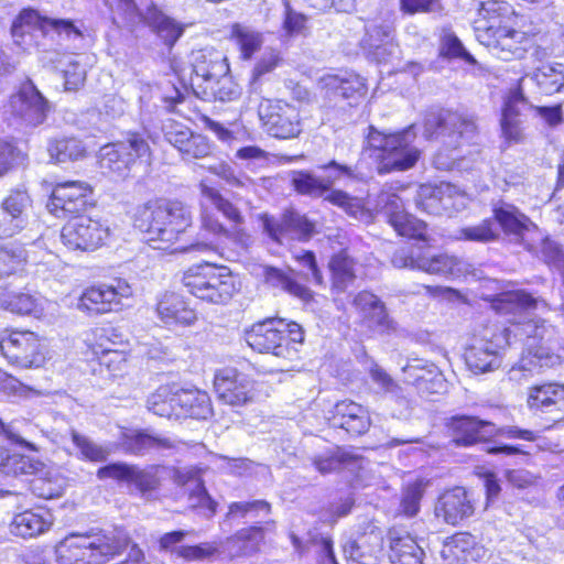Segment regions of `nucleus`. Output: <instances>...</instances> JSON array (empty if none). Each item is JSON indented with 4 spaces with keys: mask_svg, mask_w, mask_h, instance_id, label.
<instances>
[{
    "mask_svg": "<svg viewBox=\"0 0 564 564\" xmlns=\"http://www.w3.org/2000/svg\"><path fill=\"white\" fill-rule=\"evenodd\" d=\"M132 227L155 250L166 254H184L215 250L212 242L193 241L192 208L178 198L152 197L135 206Z\"/></svg>",
    "mask_w": 564,
    "mask_h": 564,
    "instance_id": "1",
    "label": "nucleus"
},
{
    "mask_svg": "<svg viewBox=\"0 0 564 564\" xmlns=\"http://www.w3.org/2000/svg\"><path fill=\"white\" fill-rule=\"evenodd\" d=\"M475 37L499 59L522 61L535 46L539 30L525 14L503 0H487L478 6Z\"/></svg>",
    "mask_w": 564,
    "mask_h": 564,
    "instance_id": "2",
    "label": "nucleus"
},
{
    "mask_svg": "<svg viewBox=\"0 0 564 564\" xmlns=\"http://www.w3.org/2000/svg\"><path fill=\"white\" fill-rule=\"evenodd\" d=\"M386 220L397 236L413 243L411 248H401L393 252L391 262L398 269L422 271L427 274H452L456 260L445 253L426 257L425 251L433 247L430 226L423 219L406 212L395 200L386 205Z\"/></svg>",
    "mask_w": 564,
    "mask_h": 564,
    "instance_id": "3",
    "label": "nucleus"
},
{
    "mask_svg": "<svg viewBox=\"0 0 564 564\" xmlns=\"http://www.w3.org/2000/svg\"><path fill=\"white\" fill-rule=\"evenodd\" d=\"M243 339L253 352L293 362L301 359L305 329L294 319L267 316L246 327Z\"/></svg>",
    "mask_w": 564,
    "mask_h": 564,
    "instance_id": "4",
    "label": "nucleus"
},
{
    "mask_svg": "<svg viewBox=\"0 0 564 564\" xmlns=\"http://www.w3.org/2000/svg\"><path fill=\"white\" fill-rule=\"evenodd\" d=\"M181 283L192 296L209 305H227L241 286L237 274L228 265L207 260L183 270Z\"/></svg>",
    "mask_w": 564,
    "mask_h": 564,
    "instance_id": "5",
    "label": "nucleus"
},
{
    "mask_svg": "<svg viewBox=\"0 0 564 564\" xmlns=\"http://www.w3.org/2000/svg\"><path fill=\"white\" fill-rule=\"evenodd\" d=\"M85 356L112 379L123 378L132 367V345L117 327L93 329L85 340Z\"/></svg>",
    "mask_w": 564,
    "mask_h": 564,
    "instance_id": "6",
    "label": "nucleus"
},
{
    "mask_svg": "<svg viewBox=\"0 0 564 564\" xmlns=\"http://www.w3.org/2000/svg\"><path fill=\"white\" fill-rule=\"evenodd\" d=\"M495 429V422L468 413L453 414L444 422L445 435L455 448L487 445L486 453L489 455L530 456V453L520 445H491Z\"/></svg>",
    "mask_w": 564,
    "mask_h": 564,
    "instance_id": "7",
    "label": "nucleus"
},
{
    "mask_svg": "<svg viewBox=\"0 0 564 564\" xmlns=\"http://www.w3.org/2000/svg\"><path fill=\"white\" fill-rule=\"evenodd\" d=\"M198 187L202 196L212 203V206L200 204L198 217L200 231L216 239L241 238L245 217L239 207L205 182H200Z\"/></svg>",
    "mask_w": 564,
    "mask_h": 564,
    "instance_id": "8",
    "label": "nucleus"
},
{
    "mask_svg": "<svg viewBox=\"0 0 564 564\" xmlns=\"http://www.w3.org/2000/svg\"><path fill=\"white\" fill-rule=\"evenodd\" d=\"M0 354L9 365L20 369L44 368L52 359L48 338L29 328L1 329Z\"/></svg>",
    "mask_w": 564,
    "mask_h": 564,
    "instance_id": "9",
    "label": "nucleus"
},
{
    "mask_svg": "<svg viewBox=\"0 0 564 564\" xmlns=\"http://www.w3.org/2000/svg\"><path fill=\"white\" fill-rule=\"evenodd\" d=\"M152 150L139 131H128L124 141L104 144L99 150L98 164L109 177L127 180L135 167L150 165Z\"/></svg>",
    "mask_w": 564,
    "mask_h": 564,
    "instance_id": "10",
    "label": "nucleus"
},
{
    "mask_svg": "<svg viewBox=\"0 0 564 564\" xmlns=\"http://www.w3.org/2000/svg\"><path fill=\"white\" fill-rule=\"evenodd\" d=\"M367 139L381 175L410 170L421 156L420 150L408 140L405 130L384 132L370 126Z\"/></svg>",
    "mask_w": 564,
    "mask_h": 564,
    "instance_id": "11",
    "label": "nucleus"
},
{
    "mask_svg": "<svg viewBox=\"0 0 564 564\" xmlns=\"http://www.w3.org/2000/svg\"><path fill=\"white\" fill-rule=\"evenodd\" d=\"M133 297V288L121 276H111L85 286L77 308L88 316H101L123 311Z\"/></svg>",
    "mask_w": 564,
    "mask_h": 564,
    "instance_id": "12",
    "label": "nucleus"
},
{
    "mask_svg": "<svg viewBox=\"0 0 564 564\" xmlns=\"http://www.w3.org/2000/svg\"><path fill=\"white\" fill-rule=\"evenodd\" d=\"M113 546L102 530L73 532L55 546L57 564H106Z\"/></svg>",
    "mask_w": 564,
    "mask_h": 564,
    "instance_id": "13",
    "label": "nucleus"
},
{
    "mask_svg": "<svg viewBox=\"0 0 564 564\" xmlns=\"http://www.w3.org/2000/svg\"><path fill=\"white\" fill-rule=\"evenodd\" d=\"M257 113L261 128L275 139H294L302 133L300 109L285 99L263 97Z\"/></svg>",
    "mask_w": 564,
    "mask_h": 564,
    "instance_id": "14",
    "label": "nucleus"
},
{
    "mask_svg": "<svg viewBox=\"0 0 564 564\" xmlns=\"http://www.w3.org/2000/svg\"><path fill=\"white\" fill-rule=\"evenodd\" d=\"M109 237V227L97 216L77 214L61 229V241L70 251H96L107 245Z\"/></svg>",
    "mask_w": 564,
    "mask_h": 564,
    "instance_id": "15",
    "label": "nucleus"
},
{
    "mask_svg": "<svg viewBox=\"0 0 564 564\" xmlns=\"http://www.w3.org/2000/svg\"><path fill=\"white\" fill-rule=\"evenodd\" d=\"M94 186L82 180L54 182L47 198V209L58 218L75 216L96 206Z\"/></svg>",
    "mask_w": 564,
    "mask_h": 564,
    "instance_id": "16",
    "label": "nucleus"
},
{
    "mask_svg": "<svg viewBox=\"0 0 564 564\" xmlns=\"http://www.w3.org/2000/svg\"><path fill=\"white\" fill-rule=\"evenodd\" d=\"M217 400L231 408L245 406L256 398V380L243 367H223L213 378Z\"/></svg>",
    "mask_w": 564,
    "mask_h": 564,
    "instance_id": "17",
    "label": "nucleus"
},
{
    "mask_svg": "<svg viewBox=\"0 0 564 564\" xmlns=\"http://www.w3.org/2000/svg\"><path fill=\"white\" fill-rule=\"evenodd\" d=\"M192 67L194 77L206 84L204 94L221 100L228 99V90L219 87L220 82L230 74V64L223 52L214 47L200 48L194 53Z\"/></svg>",
    "mask_w": 564,
    "mask_h": 564,
    "instance_id": "18",
    "label": "nucleus"
},
{
    "mask_svg": "<svg viewBox=\"0 0 564 564\" xmlns=\"http://www.w3.org/2000/svg\"><path fill=\"white\" fill-rule=\"evenodd\" d=\"M478 502L474 491L464 486H454L437 496L434 516L444 524L458 527L475 517Z\"/></svg>",
    "mask_w": 564,
    "mask_h": 564,
    "instance_id": "19",
    "label": "nucleus"
},
{
    "mask_svg": "<svg viewBox=\"0 0 564 564\" xmlns=\"http://www.w3.org/2000/svg\"><path fill=\"white\" fill-rule=\"evenodd\" d=\"M155 314L166 328L189 327L198 321V312L192 300L176 291H165L158 299Z\"/></svg>",
    "mask_w": 564,
    "mask_h": 564,
    "instance_id": "20",
    "label": "nucleus"
},
{
    "mask_svg": "<svg viewBox=\"0 0 564 564\" xmlns=\"http://www.w3.org/2000/svg\"><path fill=\"white\" fill-rule=\"evenodd\" d=\"M327 421L332 429L341 430L351 438L368 433L372 424L369 410L350 399L337 401L332 408Z\"/></svg>",
    "mask_w": 564,
    "mask_h": 564,
    "instance_id": "21",
    "label": "nucleus"
},
{
    "mask_svg": "<svg viewBox=\"0 0 564 564\" xmlns=\"http://www.w3.org/2000/svg\"><path fill=\"white\" fill-rule=\"evenodd\" d=\"M529 105L523 89V77L516 80L512 88L503 97L501 105L500 129L503 139L509 143L522 140L521 106Z\"/></svg>",
    "mask_w": 564,
    "mask_h": 564,
    "instance_id": "22",
    "label": "nucleus"
},
{
    "mask_svg": "<svg viewBox=\"0 0 564 564\" xmlns=\"http://www.w3.org/2000/svg\"><path fill=\"white\" fill-rule=\"evenodd\" d=\"M319 88L327 96H339L349 107L359 106L368 95L366 78L357 73L325 74L318 79Z\"/></svg>",
    "mask_w": 564,
    "mask_h": 564,
    "instance_id": "23",
    "label": "nucleus"
},
{
    "mask_svg": "<svg viewBox=\"0 0 564 564\" xmlns=\"http://www.w3.org/2000/svg\"><path fill=\"white\" fill-rule=\"evenodd\" d=\"M383 543L390 564H424L425 552L409 531L390 527Z\"/></svg>",
    "mask_w": 564,
    "mask_h": 564,
    "instance_id": "24",
    "label": "nucleus"
},
{
    "mask_svg": "<svg viewBox=\"0 0 564 564\" xmlns=\"http://www.w3.org/2000/svg\"><path fill=\"white\" fill-rule=\"evenodd\" d=\"M442 555L448 564H476L486 557L487 549L480 538L459 531L445 540Z\"/></svg>",
    "mask_w": 564,
    "mask_h": 564,
    "instance_id": "25",
    "label": "nucleus"
},
{
    "mask_svg": "<svg viewBox=\"0 0 564 564\" xmlns=\"http://www.w3.org/2000/svg\"><path fill=\"white\" fill-rule=\"evenodd\" d=\"M54 524L52 509L36 505L13 514L9 529L15 538L29 540L45 534Z\"/></svg>",
    "mask_w": 564,
    "mask_h": 564,
    "instance_id": "26",
    "label": "nucleus"
},
{
    "mask_svg": "<svg viewBox=\"0 0 564 564\" xmlns=\"http://www.w3.org/2000/svg\"><path fill=\"white\" fill-rule=\"evenodd\" d=\"M527 409L534 414H551L564 409V383L547 380L532 383L525 391Z\"/></svg>",
    "mask_w": 564,
    "mask_h": 564,
    "instance_id": "27",
    "label": "nucleus"
},
{
    "mask_svg": "<svg viewBox=\"0 0 564 564\" xmlns=\"http://www.w3.org/2000/svg\"><path fill=\"white\" fill-rule=\"evenodd\" d=\"M359 261L348 247L333 252L327 262L329 285L333 293L340 294L354 285L357 279Z\"/></svg>",
    "mask_w": 564,
    "mask_h": 564,
    "instance_id": "28",
    "label": "nucleus"
},
{
    "mask_svg": "<svg viewBox=\"0 0 564 564\" xmlns=\"http://www.w3.org/2000/svg\"><path fill=\"white\" fill-rule=\"evenodd\" d=\"M169 142L183 159H206L214 154L215 143L205 134L178 127L167 132Z\"/></svg>",
    "mask_w": 564,
    "mask_h": 564,
    "instance_id": "29",
    "label": "nucleus"
},
{
    "mask_svg": "<svg viewBox=\"0 0 564 564\" xmlns=\"http://www.w3.org/2000/svg\"><path fill=\"white\" fill-rule=\"evenodd\" d=\"M177 419L207 420L214 414V406L207 391L180 387Z\"/></svg>",
    "mask_w": 564,
    "mask_h": 564,
    "instance_id": "30",
    "label": "nucleus"
},
{
    "mask_svg": "<svg viewBox=\"0 0 564 564\" xmlns=\"http://www.w3.org/2000/svg\"><path fill=\"white\" fill-rule=\"evenodd\" d=\"M539 303L546 305L544 300L534 297L523 289L502 291L489 299L490 307L500 315L516 314L519 311H534Z\"/></svg>",
    "mask_w": 564,
    "mask_h": 564,
    "instance_id": "31",
    "label": "nucleus"
},
{
    "mask_svg": "<svg viewBox=\"0 0 564 564\" xmlns=\"http://www.w3.org/2000/svg\"><path fill=\"white\" fill-rule=\"evenodd\" d=\"M275 521L268 520L262 524H252L239 529L227 538L239 556H250L260 552L261 545L265 542V532L274 531Z\"/></svg>",
    "mask_w": 564,
    "mask_h": 564,
    "instance_id": "32",
    "label": "nucleus"
},
{
    "mask_svg": "<svg viewBox=\"0 0 564 564\" xmlns=\"http://www.w3.org/2000/svg\"><path fill=\"white\" fill-rule=\"evenodd\" d=\"M0 308L19 317H40L43 314L40 299L28 289L17 292L4 289L0 293Z\"/></svg>",
    "mask_w": 564,
    "mask_h": 564,
    "instance_id": "33",
    "label": "nucleus"
},
{
    "mask_svg": "<svg viewBox=\"0 0 564 564\" xmlns=\"http://www.w3.org/2000/svg\"><path fill=\"white\" fill-rule=\"evenodd\" d=\"M46 152L50 162L54 164L76 162L88 156L86 144L80 138L75 135H62L50 139Z\"/></svg>",
    "mask_w": 564,
    "mask_h": 564,
    "instance_id": "34",
    "label": "nucleus"
},
{
    "mask_svg": "<svg viewBox=\"0 0 564 564\" xmlns=\"http://www.w3.org/2000/svg\"><path fill=\"white\" fill-rule=\"evenodd\" d=\"M227 39L236 45L241 61L252 59L263 45L262 33L240 22L229 25Z\"/></svg>",
    "mask_w": 564,
    "mask_h": 564,
    "instance_id": "35",
    "label": "nucleus"
},
{
    "mask_svg": "<svg viewBox=\"0 0 564 564\" xmlns=\"http://www.w3.org/2000/svg\"><path fill=\"white\" fill-rule=\"evenodd\" d=\"M180 386L176 382L160 384L147 400V408L155 415L177 419Z\"/></svg>",
    "mask_w": 564,
    "mask_h": 564,
    "instance_id": "36",
    "label": "nucleus"
},
{
    "mask_svg": "<svg viewBox=\"0 0 564 564\" xmlns=\"http://www.w3.org/2000/svg\"><path fill=\"white\" fill-rule=\"evenodd\" d=\"M121 445L127 454L134 456L144 455L152 451L174 448V443L170 438L152 435L145 430L123 434Z\"/></svg>",
    "mask_w": 564,
    "mask_h": 564,
    "instance_id": "37",
    "label": "nucleus"
},
{
    "mask_svg": "<svg viewBox=\"0 0 564 564\" xmlns=\"http://www.w3.org/2000/svg\"><path fill=\"white\" fill-rule=\"evenodd\" d=\"M148 25L169 51L175 46L185 32V24L158 9L148 13Z\"/></svg>",
    "mask_w": 564,
    "mask_h": 564,
    "instance_id": "38",
    "label": "nucleus"
},
{
    "mask_svg": "<svg viewBox=\"0 0 564 564\" xmlns=\"http://www.w3.org/2000/svg\"><path fill=\"white\" fill-rule=\"evenodd\" d=\"M494 224H498L507 236H523L533 225L531 219L512 204H502L492 208Z\"/></svg>",
    "mask_w": 564,
    "mask_h": 564,
    "instance_id": "39",
    "label": "nucleus"
},
{
    "mask_svg": "<svg viewBox=\"0 0 564 564\" xmlns=\"http://www.w3.org/2000/svg\"><path fill=\"white\" fill-rule=\"evenodd\" d=\"M442 126H444V135L451 139L455 148L470 144L478 133L474 118L458 113H448L438 121V127Z\"/></svg>",
    "mask_w": 564,
    "mask_h": 564,
    "instance_id": "40",
    "label": "nucleus"
},
{
    "mask_svg": "<svg viewBox=\"0 0 564 564\" xmlns=\"http://www.w3.org/2000/svg\"><path fill=\"white\" fill-rule=\"evenodd\" d=\"M17 99L21 105L18 115L31 124L42 123L47 115L48 104L41 93L33 86L22 87Z\"/></svg>",
    "mask_w": 564,
    "mask_h": 564,
    "instance_id": "41",
    "label": "nucleus"
},
{
    "mask_svg": "<svg viewBox=\"0 0 564 564\" xmlns=\"http://www.w3.org/2000/svg\"><path fill=\"white\" fill-rule=\"evenodd\" d=\"M335 181L336 177H321L307 170H297L292 173L291 186L299 195L316 198L326 196Z\"/></svg>",
    "mask_w": 564,
    "mask_h": 564,
    "instance_id": "42",
    "label": "nucleus"
},
{
    "mask_svg": "<svg viewBox=\"0 0 564 564\" xmlns=\"http://www.w3.org/2000/svg\"><path fill=\"white\" fill-rule=\"evenodd\" d=\"M352 304L361 313V322L369 327L388 325L387 307L373 293L368 291L358 292L352 300Z\"/></svg>",
    "mask_w": 564,
    "mask_h": 564,
    "instance_id": "43",
    "label": "nucleus"
},
{
    "mask_svg": "<svg viewBox=\"0 0 564 564\" xmlns=\"http://www.w3.org/2000/svg\"><path fill=\"white\" fill-rule=\"evenodd\" d=\"M28 253L23 245L7 242L0 245V281L9 276L26 274Z\"/></svg>",
    "mask_w": 564,
    "mask_h": 564,
    "instance_id": "44",
    "label": "nucleus"
},
{
    "mask_svg": "<svg viewBox=\"0 0 564 564\" xmlns=\"http://www.w3.org/2000/svg\"><path fill=\"white\" fill-rule=\"evenodd\" d=\"M426 484L415 479L402 486L395 518H414L420 513L421 502L425 495Z\"/></svg>",
    "mask_w": 564,
    "mask_h": 564,
    "instance_id": "45",
    "label": "nucleus"
},
{
    "mask_svg": "<svg viewBox=\"0 0 564 564\" xmlns=\"http://www.w3.org/2000/svg\"><path fill=\"white\" fill-rule=\"evenodd\" d=\"M362 460V456L350 453L340 446L326 454H319L312 458V465L322 475L332 474L348 465Z\"/></svg>",
    "mask_w": 564,
    "mask_h": 564,
    "instance_id": "46",
    "label": "nucleus"
},
{
    "mask_svg": "<svg viewBox=\"0 0 564 564\" xmlns=\"http://www.w3.org/2000/svg\"><path fill=\"white\" fill-rule=\"evenodd\" d=\"M107 540L113 546L109 561L127 551L126 562L129 564H148L142 547L135 543L131 535L124 530H117L115 533H107Z\"/></svg>",
    "mask_w": 564,
    "mask_h": 564,
    "instance_id": "47",
    "label": "nucleus"
},
{
    "mask_svg": "<svg viewBox=\"0 0 564 564\" xmlns=\"http://www.w3.org/2000/svg\"><path fill=\"white\" fill-rule=\"evenodd\" d=\"M37 460L30 456L0 446V473L6 476H22L33 474L37 469Z\"/></svg>",
    "mask_w": 564,
    "mask_h": 564,
    "instance_id": "48",
    "label": "nucleus"
},
{
    "mask_svg": "<svg viewBox=\"0 0 564 564\" xmlns=\"http://www.w3.org/2000/svg\"><path fill=\"white\" fill-rule=\"evenodd\" d=\"M532 79L543 95L560 93L564 88V64H543L533 72Z\"/></svg>",
    "mask_w": 564,
    "mask_h": 564,
    "instance_id": "49",
    "label": "nucleus"
},
{
    "mask_svg": "<svg viewBox=\"0 0 564 564\" xmlns=\"http://www.w3.org/2000/svg\"><path fill=\"white\" fill-rule=\"evenodd\" d=\"M167 470V467L161 464L148 465L140 468L137 465L132 466L129 484L142 495L158 491L162 485V474Z\"/></svg>",
    "mask_w": 564,
    "mask_h": 564,
    "instance_id": "50",
    "label": "nucleus"
},
{
    "mask_svg": "<svg viewBox=\"0 0 564 564\" xmlns=\"http://www.w3.org/2000/svg\"><path fill=\"white\" fill-rule=\"evenodd\" d=\"M464 358L470 371L474 373H484L498 367L500 356L486 345L474 344L466 348Z\"/></svg>",
    "mask_w": 564,
    "mask_h": 564,
    "instance_id": "51",
    "label": "nucleus"
},
{
    "mask_svg": "<svg viewBox=\"0 0 564 564\" xmlns=\"http://www.w3.org/2000/svg\"><path fill=\"white\" fill-rule=\"evenodd\" d=\"M523 334L527 345L530 348L540 350V357L545 356V344L549 343L554 334V326H552L544 318H531L523 324Z\"/></svg>",
    "mask_w": 564,
    "mask_h": 564,
    "instance_id": "52",
    "label": "nucleus"
},
{
    "mask_svg": "<svg viewBox=\"0 0 564 564\" xmlns=\"http://www.w3.org/2000/svg\"><path fill=\"white\" fill-rule=\"evenodd\" d=\"M29 491L35 499L53 500L63 496L65 486L61 477L45 474L35 476L30 480Z\"/></svg>",
    "mask_w": 564,
    "mask_h": 564,
    "instance_id": "53",
    "label": "nucleus"
},
{
    "mask_svg": "<svg viewBox=\"0 0 564 564\" xmlns=\"http://www.w3.org/2000/svg\"><path fill=\"white\" fill-rule=\"evenodd\" d=\"M26 200L28 196L19 191L11 193L2 200L1 207L11 219L8 226H3L2 223H0V238L10 237L21 229L18 220L23 214Z\"/></svg>",
    "mask_w": 564,
    "mask_h": 564,
    "instance_id": "54",
    "label": "nucleus"
},
{
    "mask_svg": "<svg viewBox=\"0 0 564 564\" xmlns=\"http://www.w3.org/2000/svg\"><path fill=\"white\" fill-rule=\"evenodd\" d=\"M499 238V232L491 217L482 219L479 224L467 226L459 230V239L474 242H491Z\"/></svg>",
    "mask_w": 564,
    "mask_h": 564,
    "instance_id": "55",
    "label": "nucleus"
},
{
    "mask_svg": "<svg viewBox=\"0 0 564 564\" xmlns=\"http://www.w3.org/2000/svg\"><path fill=\"white\" fill-rule=\"evenodd\" d=\"M284 227L286 234L293 232L300 241H308L316 231L312 220L292 209L284 212Z\"/></svg>",
    "mask_w": 564,
    "mask_h": 564,
    "instance_id": "56",
    "label": "nucleus"
},
{
    "mask_svg": "<svg viewBox=\"0 0 564 564\" xmlns=\"http://www.w3.org/2000/svg\"><path fill=\"white\" fill-rule=\"evenodd\" d=\"M440 56L446 59H462L469 65H477L476 58L464 47L462 41L454 33L442 36Z\"/></svg>",
    "mask_w": 564,
    "mask_h": 564,
    "instance_id": "57",
    "label": "nucleus"
},
{
    "mask_svg": "<svg viewBox=\"0 0 564 564\" xmlns=\"http://www.w3.org/2000/svg\"><path fill=\"white\" fill-rule=\"evenodd\" d=\"M325 200L329 204L341 208L350 216L362 215L366 210L365 203L361 198L352 196L343 189H332L325 196Z\"/></svg>",
    "mask_w": 564,
    "mask_h": 564,
    "instance_id": "58",
    "label": "nucleus"
},
{
    "mask_svg": "<svg viewBox=\"0 0 564 564\" xmlns=\"http://www.w3.org/2000/svg\"><path fill=\"white\" fill-rule=\"evenodd\" d=\"M72 442L79 451L80 459L91 463H101L107 460L109 451L89 440L87 436L73 433Z\"/></svg>",
    "mask_w": 564,
    "mask_h": 564,
    "instance_id": "59",
    "label": "nucleus"
},
{
    "mask_svg": "<svg viewBox=\"0 0 564 564\" xmlns=\"http://www.w3.org/2000/svg\"><path fill=\"white\" fill-rule=\"evenodd\" d=\"M376 542L379 540V535L375 530L370 532H362L359 536L351 541L347 547H345V554L348 561L352 564H373L370 558L373 557L371 553L364 552V549L371 540Z\"/></svg>",
    "mask_w": 564,
    "mask_h": 564,
    "instance_id": "60",
    "label": "nucleus"
},
{
    "mask_svg": "<svg viewBox=\"0 0 564 564\" xmlns=\"http://www.w3.org/2000/svg\"><path fill=\"white\" fill-rule=\"evenodd\" d=\"M47 17L41 15L35 9L23 8L14 18L11 24V34L13 36H23L24 26L36 25L43 33H46V24L42 23Z\"/></svg>",
    "mask_w": 564,
    "mask_h": 564,
    "instance_id": "61",
    "label": "nucleus"
},
{
    "mask_svg": "<svg viewBox=\"0 0 564 564\" xmlns=\"http://www.w3.org/2000/svg\"><path fill=\"white\" fill-rule=\"evenodd\" d=\"M283 64V57L276 50L262 55L251 70V83L260 82L265 75L274 72Z\"/></svg>",
    "mask_w": 564,
    "mask_h": 564,
    "instance_id": "62",
    "label": "nucleus"
},
{
    "mask_svg": "<svg viewBox=\"0 0 564 564\" xmlns=\"http://www.w3.org/2000/svg\"><path fill=\"white\" fill-rule=\"evenodd\" d=\"M189 500L193 501L192 509L205 512L207 516L213 517L217 512L218 503L208 494L203 482H199L196 488L188 494Z\"/></svg>",
    "mask_w": 564,
    "mask_h": 564,
    "instance_id": "63",
    "label": "nucleus"
},
{
    "mask_svg": "<svg viewBox=\"0 0 564 564\" xmlns=\"http://www.w3.org/2000/svg\"><path fill=\"white\" fill-rule=\"evenodd\" d=\"M416 207L427 214L438 213L443 207V192L438 187H425L419 192Z\"/></svg>",
    "mask_w": 564,
    "mask_h": 564,
    "instance_id": "64",
    "label": "nucleus"
}]
</instances>
